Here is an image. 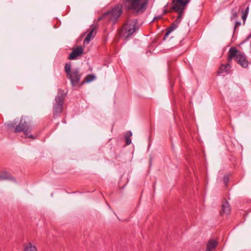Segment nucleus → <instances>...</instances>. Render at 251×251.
<instances>
[{
    "mask_svg": "<svg viewBox=\"0 0 251 251\" xmlns=\"http://www.w3.org/2000/svg\"><path fill=\"white\" fill-rule=\"evenodd\" d=\"M103 19H107V17H104V13L102 15V16L100 17L99 18L98 20L100 21L101 20Z\"/></svg>",
    "mask_w": 251,
    "mask_h": 251,
    "instance_id": "27",
    "label": "nucleus"
},
{
    "mask_svg": "<svg viewBox=\"0 0 251 251\" xmlns=\"http://www.w3.org/2000/svg\"><path fill=\"white\" fill-rule=\"evenodd\" d=\"M249 6H248L246 8V9L243 11L242 12L243 13V15H242V18L244 21V23H245V21H246L247 18V16H248V14L249 13Z\"/></svg>",
    "mask_w": 251,
    "mask_h": 251,
    "instance_id": "19",
    "label": "nucleus"
},
{
    "mask_svg": "<svg viewBox=\"0 0 251 251\" xmlns=\"http://www.w3.org/2000/svg\"><path fill=\"white\" fill-rule=\"evenodd\" d=\"M31 125L29 119L22 117L19 124L15 127L14 132L19 133L22 131L27 138L34 139L35 138L33 135H29L31 131Z\"/></svg>",
    "mask_w": 251,
    "mask_h": 251,
    "instance_id": "3",
    "label": "nucleus"
},
{
    "mask_svg": "<svg viewBox=\"0 0 251 251\" xmlns=\"http://www.w3.org/2000/svg\"><path fill=\"white\" fill-rule=\"evenodd\" d=\"M228 54L227 60L228 62H230L233 57H235L238 64L244 68H248L249 62L246 56L243 52L232 47L229 49Z\"/></svg>",
    "mask_w": 251,
    "mask_h": 251,
    "instance_id": "2",
    "label": "nucleus"
},
{
    "mask_svg": "<svg viewBox=\"0 0 251 251\" xmlns=\"http://www.w3.org/2000/svg\"><path fill=\"white\" fill-rule=\"evenodd\" d=\"M250 38H251V33L246 37L245 40L243 42V43H245L249 41Z\"/></svg>",
    "mask_w": 251,
    "mask_h": 251,
    "instance_id": "26",
    "label": "nucleus"
},
{
    "mask_svg": "<svg viewBox=\"0 0 251 251\" xmlns=\"http://www.w3.org/2000/svg\"><path fill=\"white\" fill-rule=\"evenodd\" d=\"M177 3L180 5L181 7L185 8V6L189 2V0H177Z\"/></svg>",
    "mask_w": 251,
    "mask_h": 251,
    "instance_id": "20",
    "label": "nucleus"
},
{
    "mask_svg": "<svg viewBox=\"0 0 251 251\" xmlns=\"http://www.w3.org/2000/svg\"><path fill=\"white\" fill-rule=\"evenodd\" d=\"M64 98V97L62 94H58L55 97L54 102L53 103V114L54 118L59 115L62 112Z\"/></svg>",
    "mask_w": 251,
    "mask_h": 251,
    "instance_id": "7",
    "label": "nucleus"
},
{
    "mask_svg": "<svg viewBox=\"0 0 251 251\" xmlns=\"http://www.w3.org/2000/svg\"><path fill=\"white\" fill-rule=\"evenodd\" d=\"M24 251H38L35 246L33 245L31 243H28L25 247Z\"/></svg>",
    "mask_w": 251,
    "mask_h": 251,
    "instance_id": "17",
    "label": "nucleus"
},
{
    "mask_svg": "<svg viewBox=\"0 0 251 251\" xmlns=\"http://www.w3.org/2000/svg\"><path fill=\"white\" fill-rule=\"evenodd\" d=\"M167 13V10H165L164 11V13H165H165Z\"/></svg>",
    "mask_w": 251,
    "mask_h": 251,
    "instance_id": "28",
    "label": "nucleus"
},
{
    "mask_svg": "<svg viewBox=\"0 0 251 251\" xmlns=\"http://www.w3.org/2000/svg\"><path fill=\"white\" fill-rule=\"evenodd\" d=\"M136 23L133 21H129L125 23L121 29L120 36L127 39L132 35L137 28Z\"/></svg>",
    "mask_w": 251,
    "mask_h": 251,
    "instance_id": "6",
    "label": "nucleus"
},
{
    "mask_svg": "<svg viewBox=\"0 0 251 251\" xmlns=\"http://www.w3.org/2000/svg\"><path fill=\"white\" fill-rule=\"evenodd\" d=\"M95 78V76L93 75H88L81 82L80 86H82L85 83H88L93 80Z\"/></svg>",
    "mask_w": 251,
    "mask_h": 251,
    "instance_id": "16",
    "label": "nucleus"
},
{
    "mask_svg": "<svg viewBox=\"0 0 251 251\" xmlns=\"http://www.w3.org/2000/svg\"><path fill=\"white\" fill-rule=\"evenodd\" d=\"M238 18V13L236 11H234V9L232 10V15L231 20L236 19Z\"/></svg>",
    "mask_w": 251,
    "mask_h": 251,
    "instance_id": "21",
    "label": "nucleus"
},
{
    "mask_svg": "<svg viewBox=\"0 0 251 251\" xmlns=\"http://www.w3.org/2000/svg\"><path fill=\"white\" fill-rule=\"evenodd\" d=\"M179 23V21L178 20H176L174 22H173L171 26L167 28V31L163 37L164 40H166L167 37L168 36L170 33L177 27Z\"/></svg>",
    "mask_w": 251,
    "mask_h": 251,
    "instance_id": "9",
    "label": "nucleus"
},
{
    "mask_svg": "<svg viewBox=\"0 0 251 251\" xmlns=\"http://www.w3.org/2000/svg\"><path fill=\"white\" fill-rule=\"evenodd\" d=\"M230 207L229 203L226 201L223 203L222 206V212L226 214L230 213Z\"/></svg>",
    "mask_w": 251,
    "mask_h": 251,
    "instance_id": "14",
    "label": "nucleus"
},
{
    "mask_svg": "<svg viewBox=\"0 0 251 251\" xmlns=\"http://www.w3.org/2000/svg\"><path fill=\"white\" fill-rule=\"evenodd\" d=\"M14 178L7 172H4L0 174V180H14Z\"/></svg>",
    "mask_w": 251,
    "mask_h": 251,
    "instance_id": "15",
    "label": "nucleus"
},
{
    "mask_svg": "<svg viewBox=\"0 0 251 251\" xmlns=\"http://www.w3.org/2000/svg\"><path fill=\"white\" fill-rule=\"evenodd\" d=\"M175 0H173V2L174 4L173 5L172 9L176 12L183 13L184 8L181 7L179 3H177V0L175 2Z\"/></svg>",
    "mask_w": 251,
    "mask_h": 251,
    "instance_id": "12",
    "label": "nucleus"
},
{
    "mask_svg": "<svg viewBox=\"0 0 251 251\" xmlns=\"http://www.w3.org/2000/svg\"><path fill=\"white\" fill-rule=\"evenodd\" d=\"M132 135V134L131 131H128L125 135V138L127 145L130 144L131 142L130 137Z\"/></svg>",
    "mask_w": 251,
    "mask_h": 251,
    "instance_id": "18",
    "label": "nucleus"
},
{
    "mask_svg": "<svg viewBox=\"0 0 251 251\" xmlns=\"http://www.w3.org/2000/svg\"><path fill=\"white\" fill-rule=\"evenodd\" d=\"M241 24V23L240 22H236L235 23V26H234V30H235L236 28L237 27V26L240 25Z\"/></svg>",
    "mask_w": 251,
    "mask_h": 251,
    "instance_id": "25",
    "label": "nucleus"
},
{
    "mask_svg": "<svg viewBox=\"0 0 251 251\" xmlns=\"http://www.w3.org/2000/svg\"><path fill=\"white\" fill-rule=\"evenodd\" d=\"M217 245V242L216 240H210L207 244L206 251H211L216 247Z\"/></svg>",
    "mask_w": 251,
    "mask_h": 251,
    "instance_id": "13",
    "label": "nucleus"
},
{
    "mask_svg": "<svg viewBox=\"0 0 251 251\" xmlns=\"http://www.w3.org/2000/svg\"><path fill=\"white\" fill-rule=\"evenodd\" d=\"M178 16L176 20H178L180 22L181 20V18H182V15L183 13L178 12Z\"/></svg>",
    "mask_w": 251,
    "mask_h": 251,
    "instance_id": "24",
    "label": "nucleus"
},
{
    "mask_svg": "<svg viewBox=\"0 0 251 251\" xmlns=\"http://www.w3.org/2000/svg\"><path fill=\"white\" fill-rule=\"evenodd\" d=\"M66 73V76L71 81L73 87L79 86L80 85V80L81 77V74L78 68H75L71 70L70 63H66L64 67Z\"/></svg>",
    "mask_w": 251,
    "mask_h": 251,
    "instance_id": "1",
    "label": "nucleus"
},
{
    "mask_svg": "<svg viewBox=\"0 0 251 251\" xmlns=\"http://www.w3.org/2000/svg\"><path fill=\"white\" fill-rule=\"evenodd\" d=\"M230 68L231 65L229 63H227L226 65L222 64L218 71V74L220 75L224 72L229 73Z\"/></svg>",
    "mask_w": 251,
    "mask_h": 251,
    "instance_id": "11",
    "label": "nucleus"
},
{
    "mask_svg": "<svg viewBox=\"0 0 251 251\" xmlns=\"http://www.w3.org/2000/svg\"><path fill=\"white\" fill-rule=\"evenodd\" d=\"M7 126L9 128H13L15 127V124L14 123H8L7 124Z\"/></svg>",
    "mask_w": 251,
    "mask_h": 251,
    "instance_id": "23",
    "label": "nucleus"
},
{
    "mask_svg": "<svg viewBox=\"0 0 251 251\" xmlns=\"http://www.w3.org/2000/svg\"><path fill=\"white\" fill-rule=\"evenodd\" d=\"M84 53V48L82 46H77L75 48L69 55V60H76L78 57L81 56Z\"/></svg>",
    "mask_w": 251,
    "mask_h": 251,
    "instance_id": "8",
    "label": "nucleus"
},
{
    "mask_svg": "<svg viewBox=\"0 0 251 251\" xmlns=\"http://www.w3.org/2000/svg\"><path fill=\"white\" fill-rule=\"evenodd\" d=\"M224 182L225 184V185H227L229 181V177L227 176H224L223 178Z\"/></svg>",
    "mask_w": 251,
    "mask_h": 251,
    "instance_id": "22",
    "label": "nucleus"
},
{
    "mask_svg": "<svg viewBox=\"0 0 251 251\" xmlns=\"http://www.w3.org/2000/svg\"><path fill=\"white\" fill-rule=\"evenodd\" d=\"M123 13V6L119 4L115 5L111 11L104 13V17H107V20L115 24Z\"/></svg>",
    "mask_w": 251,
    "mask_h": 251,
    "instance_id": "5",
    "label": "nucleus"
},
{
    "mask_svg": "<svg viewBox=\"0 0 251 251\" xmlns=\"http://www.w3.org/2000/svg\"><path fill=\"white\" fill-rule=\"evenodd\" d=\"M95 27H93L91 28L90 31L88 34V35L86 36L85 39L84 40V44H88L90 41L93 39V38L95 37L96 32L95 31Z\"/></svg>",
    "mask_w": 251,
    "mask_h": 251,
    "instance_id": "10",
    "label": "nucleus"
},
{
    "mask_svg": "<svg viewBox=\"0 0 251 251\" xmlns=\"http://www.w3.org/2000/svg\"><path fill=\"white\" fill-rule=\"evenodd\" d=\"M129 4L128 9L138 14L143 13L147 9L149 0H125Z\"/></svg>",
    "mask_w": 251,
    "mask_h": 251,
    "instance_id": "4",
    "label": "nucleus"
}]
</instances>
